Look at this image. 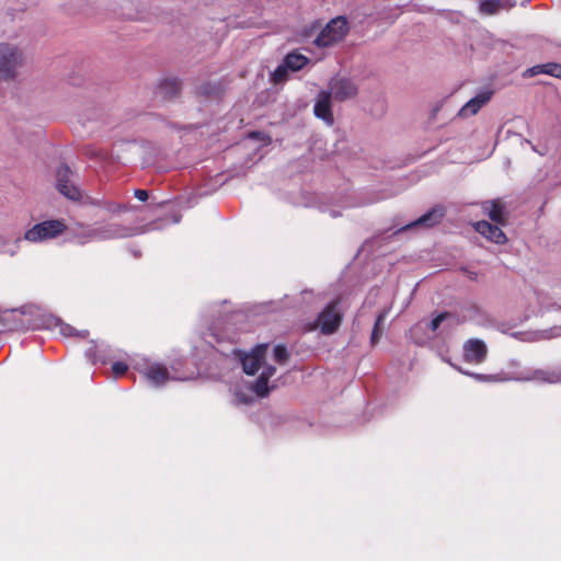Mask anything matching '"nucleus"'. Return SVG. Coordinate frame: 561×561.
Masks as SVG:
<instances>
[{
  "instance_id": "25",
  "label": "nucleus",
  "mask_w": 561,
  "mask_h": 561,
  "mask_svg": "<svg viewBox=\"0 0 561 561\" xmlns=\"http://www.w3.org/2000/svg\"><path fill=\"white\" fill-rule=\"evenodd\" d=\"M274 359L278 364H285L289 359V353L284 345H276L274 347Z\"/></svg>"
},
{
  "instance_id": "19",
  "label": "nucleus",
  "mask_w": 561,
  "mask_h": 561,
  "mask_svg": "<svg viewBox=\"0 0 561 561\" xmlns=\"http://www.w3.org/2000/svg\"><path fill=\"white\" fill-rule=\"evenodd\" d=\"M443 322H446L448 329H453L461 323L457 314L445 311L433 318L428 328L432 332H435Z\"/></svg>"
},
{
  "instance_id": "22",
  "label": "nucleus",
  "mask_w": 561,
  "mask_h": 561,
  "mask_svg": "<svg viewBox=\"0 0 561 561\" xmlns=\"http://www.w3.org/2000/svg\"><path fill=\"white\" fill-rule=\"evenodd\" d=\"M268 380L265 376H259L252 388L256 396L263 398L268 394Z\"/></svg>"
},
{
  "instance_id": "30",
  "label": "nucleus",
  "mask_w": 561,
  "mask_h": 561,
  "mask_svg": "<svg viewBox=\"0 0 561 561\" xmlns=\"http://www.w3.org/2000/svg\"><path fill=\"white\" fill-rule=\"evenodd\" d=\"M134 196L141 202H146L149 197V194L146 190H135Z\"/></svg>"
},
{
  "instance_id": "2",
  "label": "nucleus",
  "mask_w": 561,
  "mask_h": 561,
  "mask_svg": "<svg viewBox=\"0 0 561 561\" xmlns=\"http://www.w3.org/2000/svg\"><path fill=\"white\" fill-rule=\"evenodd\" d=\"M67 225L62 219H49L34 225L25 231L24 239L36 243L57 238L65 233Z\"/></svg>"
},
{
  "instance_id": "15",
  "label": "nucleus",
  "mask_w": 561,
  "mask_h": 561,
  "mask_svg": "<svg viewBox=\"0 0 561 561\" xmlns=\"http://www.w3.org/2000/svg\"><path fill=\"white\" fill-rule=\"evenodd\" d=\"M525 380H534L543 383H561V367L536 369Z\"/></svg>"
},
{
  "instance_id": "33",
  "label": "nucleus",
  "mask_w": 561,
  "mask_h": 561,
  "mask_svg": "<svg viewBox=\"0 0 561 561\" xmlns=\"http://www.w3.org/2000/svg\"><path fill=\"white\" fill-rule=\"evenodd\" d=\"M257 135H259V133H251V134H250V137H252V138H256V137H257Z\"/></svg>"
},
{
  "instance_id": "24",
  "label": "nucleus",
  "mask_w": 561,
  "mask_h": 561,
  "mask_svg": "<svg viewBox=\"0 0 561 561\" xmlns=\"http://www.w3.org/2000/svg\"><path fill=\"white\" fill-rule=\"evenodd\" d=\"M288 69L289 68L285 62L283 65H279L272 73V81L274 83L284 82L287 79Z\"/></svg>"
},
{
  "instance_id": "28",
  "label": "nucleus",
  "mask_w": 561,
  "mask_h": 561,
  "mask_svg": "<svg viewBox=\"0 0 561 561\" xmlns=\"http://www.w3.org/2000/svg\"><path fill=\"white\" fill-rule=\"evenodd\" d=\"M87 356L90 358V360L93 363V364H96L99 362L101 363H104V358L100 357L96 355V346L93 345L91 346L88 351H87Z\"/></svg>"
},
{
  "instance_id": "27",
  "label": "nucleus",
  "mask_w": 561,
  "mask_h": 561,
  "mask_svg": "<svg viewBox=\"0 0 561 561\" xmlns=\"http://www.w3.org/2000/svg\"><path fill=\"white\" fill-rule=\"evenodd\" d=\"M127 370L128 366L124 362H115L112 365V371L116 377L123 376Z\"/></svg>"
},
{
  "instance_id": "11",
  "label": "nucleus",
  "mask_w": 561,
  "mask_h": 561,
  "mask_svg": "<svg viewBox=\"0 0 561 561\" xmlns=\"http://www.w3.org/2000/svg\"><path fill=\"white\" fill-rule=\"evenodd\" d=\"M331 99V92L322 90L318 94V99L313 106L314 116L322 119L328 125H333L334 123Z\"/></svg>"
},
{
  "instance_id": "29",
  "label": "nucleus",
  "mask_w": 561,
  "mask_h": 561,
  "mask_svg": "<svg viewBox=\"0 0 561 561\" xmlns=\"http://www.w3.org/2000/svg\"><path fill=\"white\" fill-rule=\"evenodd\" d=\"M60 332L65 336L76 335V330L72 327L68 325V324H61L60 325Z\"/></svg>"
},
{
  "instance_id": "1",
  "label": "nucleus",
  "mask_w": 561,
  "mask_h": 561,
  "mask_svg": "<svg viewBox=\"0 0 561 561\" xmlns=\"http://www.w3.org/2000/svg\"><path fill=\"white\" fill-rule=\"evenodd\" d=\"M24 64L25 55L19 46L0 43V80L5 82L15 80Z\"/></svg>"
},
{
  "instance_id": "34",
  "label": "nucleus",
  "mask_w": 561,
  "mask_h": 561,
  "mask_svg": "<svg viewBox=\"0 0 561 561\" xmlns=\"http://www.w3.org/2000/svg\"><path fill=\"white\" fill-rule=\"evenodd\" d=\"M87 336H88V331H85V332H83V333L81 334V337H87Z\"/></svg>"
},
{
  "instance_id": "6",
  "label": "nucleus",
  "mask_w": 561,
  "mask_h": 561,
  "mask_svg": "<svg viewBox=\"0 0 561 561\" xmlns=\"http://www.w3.org/2000/svg\"><path fill=\"white\" fill-rule=\"evenodd\" d=\"M328 92H331V96L334 100L339 102H344L348 99L356 96L358 93V88L351 79L333 78L329 82Z\"/></svg>"
},
{
  "instance_id": "12",
  "label": "nucleus",
  "mask_w": 561,
  "mask_h": 561,
  "mask_svg": "<svg viewBox=\"0 0 561 561\" xmlns=\"http://www.w3.org/2000/svg\"><path fill=\"white\" fill-rule=\"evenodd\" d=\"M130 229L118 224H108L103 228L92 229L88 232L89 239H117L129 237Z\"/></svg>"
},
{
  "instance_id": "21",
  "label": "nucleus",
  "mask_w": 561,
  "mask_h": 561,
  "mask_svg": "<svg viewBox=\"0 0 561 561\" xmlns=\"http://www.w3.org/2000/svg\"><path fill=\"white\" fill-rule=\"evenodd\" d=\"M386 316H387V311L383 310L376 318V321H375V324H374V328L371 331V335H370V342L373 345H376L379 341V337L381 335V325L386 319Z\"/></svg>"
},
{
  "instance_id": "16",
  "label": "nucleus",
  "mask_w": 561,
  "mask_h": 561,
  "mask_svg": "<svg viewBox=\"0 0 561 561\" xmlns=\"http://www.w3.org/2000/svg\"><path fill=\"white\" fill-rule=\"evenodd\" d=\"M541 73L561 79V64L547 62L542 65L533 66L524 71L523 77L530 78Z\"/></svg>"
},
{
  "instance_id": "3",
  "label": "nucleus",
  "mask_w": 561,
  "mask_h": 561,
  "mask_svg": "<svg viewBox=\"0 0 561 561\" xmlns=\"http://www.w3.org/2000/svg\"><path fill=\"white\" fill-rule=\"evenodd\" d=\"M348 33V23L344 16L332 19L314 38L318 47H330L341 42Z\"/></svg>"
},
{
  "instance_id": "9",
  "label": "nucleus",
  "mask_w": 561,
  "mask_h": 561,
  "mask_svg": "<svg viewBox=\"0 0 561 561\" xmlns=\"http://www.w3.org/2000/svg\"><path fill=\"white\" fill-rule=\"evenodd\" d=\"M268 348L267 343L256 345L250 354L242 357V368L247 375H254L265 358L266 351Z\"/></svg>"
},
{
  "instance_id": "20",
  "label": "nucleus",
  "mask_w": 561,
  "mask_h": 561,
  "mask_svg": "<svg viewBox=\"0 0 561 561\" xmlns=\"http://www.w3.org/2000/svg\"><path fill=\"white\" fill-rule=\"evenodd\" d=\"M284 62L290 70L297 71L307 65L308 58L301 54L290 53L285 57Z\"/></svg>"
},
{
  "instance_id": "32",
  "label": "nucleus",
  "mask_w": 561,
  "mask_h": 561,
  "mask_svg": "<svg viewBox=\"0 0 561 561\" xmlns=\"http://www.w3.org/2000/svg\"><path fill=\"white\" fill-rule=\"evenodd\" d=\"M129 209H130V207L128 205L117 204V205H115L114 208H112V211L123 213V211H128Z\"/></svg>"
},
{
  "instance_id": "7",
  "label": "nucleus",
  "mask_w": 561,
  "mask_h": 561,
  "mask_svg": "<svg viewBox=\"0 0 561 561\" xmlns=\"http://www.w3.org/2000/svg\"><path fill=\"white\" fill-rule=\"evenodd\" d=\"M463 359L470 364H481L488 356L486 344L480 339H469L463 344Z\"/></svg>"
},
{
  "instance_id": "8",
  "label": "nucleus",
  "mask_w": 561,
  "mask_h": 561,
  "mask_svg": "<svg viewBox=\"0 0 561 561\" xmlns=\"http://www.w3.org/2000/svg\"><path fill=\"white\" fill-rule=\"evenodd\" d=\"M501 227L502 226L497 224H491L486 220H480L473 224L474 230L489 241L496 244H505L507 237Z\"/></svg>"
},
{
  "instance_id": "31",
  "label": "nucleus",
  "mask_w": 561,
  "mask_h": 561,
  "mask_svg": "<svg viewBox=\"0 0 561 561\" xmlns=\"http://www.w3.org/2000/svg\"><path fill=\"white\" fill-rule=\"evenodd\" d=\"M276 373V368L272 365H267L264 367L263 371L261 373L262 376H265L267 379H270L272 376H274Z\"/></svg>"
},
{
  "instance_id": "5",
  "label": "nucleus",
  "mask_w": 561,
  "mask_h": 561,
  "mask_svg": "<svg viewBox=\"0 0 561 561\" xmlns=\"http://www.w3.org/2000/svg\"><path fill=\"white\" fill-rule=\"evenodd\" d=\"M481 210L491 221L500 226H506L510 219V211L502 198L484 201L481 204Z\"/></svg>"
},
{
  "instance_id": "13",
  "label": "nucleus",
  "mask_w": 561,
  "mask_h": 561,
  "mask_svg": "<svg viewBox=\"0 0 561 561\" xmlns=\"http://www.w3.org/2000/svg\"><path fill=\"white\" fill-rule=\"evenodd\" d=\"M492 96L491 91H484L469 100L459 111L458 115L461 117H468L476 115L483 105H485Z\"/></svg>"
},
{
  "instance_id": "17",
  "label": "nucleus",
  "mask_w": 561,
  "mask_h": 561,
  "mask_svg": "<svg viewBox=\"0 0 561 561\" xmlns=\"http://www.w3.org/2000/svg\"><path fill=\"white\" fill-rule=\"evenodd\" d=\"M181 91V82L176 78L162 80L158 88L157 94L163 100L173 99L179 95Z\"/></svg>"
},
{
  "instance_id": "23",
  "label": "nucleus",
  "mask_w": 561,
  "mask_h": 561,
  "mask_svg": "<svg viewBox=\"0 0 561 561\" xmlns=\"http://www.w3.org/2000/svg\"><path fill=\"white\" fill-rule=\"evenodd\" d=\"M501 8L500 0H483L480 3V10L485 14H494Z\"/></svg>"
},
{
  "instance_id": "4",
  "label": "nucleus",
  "mask_w": 561,
  "mask_h": 561,
  "mask_svg": "<svg viewBox=\"0 0 561 561\" xmlns=\"http://www.w3.org/2000/svg\"><path fill=\"white\" fill-rule=\"evenodd\" d=\"M337 305V301H331L318 316L313 328H320L321 333L327 335L334 333L342 321V313L339 311Z\"/></svg>"
},
{
  "instance_id": "10",
  "label": "nucleus",
  "mask_w": 561,
  "mask_h": 561,
  "mask_svg": "<svg viewBox=\"0 0 561 561\" xmlns=\"http://www.w3.org/2000/svg\"><path fill=\"white\" fill-rule=\"evenodd\" d=\"M72 172L67 164H62L57 170V188L60 194L71 201H79L81 198V192L76 185H70V190H67V183L70 182Z\"/></svg>"
},
{
  "instance_id": "35",
  "label": "nucleus",
  "mask_w": 561,
  "mask_h": 561,
  "mask_svg": "<svg viewBox=\"0 0 561 561\" xmlns=\"http://www.w3.org/2000/svg\"><path fill=\"white\" fill-rule=\"evenodd\" d=\"M70 185H73L71 182L67 183V190H70Z\"/></svg>"
},
{
  "instance_id": "26",
  "label": "nucleus",
  "mask_w": 561,
  "mask_h": 561,
  "mask_svg": "<svg viewBox=\"0 0 561 561\" xmlns=\"http://www.w3.org/2000/svg\"><path fill=\"white\" fill-rule=\"evenodd\" d=\"M465 374L470 376V377H473L478 381L497 382V381H502L503 380L497 375H482V374H474V373H465Z\"/></svg>"
},
{
  "instance_id": "14",
  "label": "nucleus",
  "mask_w": 561,
  "mask_h": 561,
  "mask_svg": "<svg viewBox=\"0 0 561 561\" xmlns=\"http://www.w3.org/2000/svg\"><path fill=\"white\" fill-rule=\"evenodd\" d=\"M445 216V208L440 205L433 207L431 210L422 215L414 222L407 226V228H411L414 226H425V227H434L440 222L443 217Z\"/></svg>"
},
{
  "instance_id": "18",
  "label": "nucleus",
  "mask_w": 561,
  "mask_h": 561,
  "mask_svg": "<svg viewBox=\"0 0 561 561\" xmlns=\"http://www.w3.org/2000/svg\"><path fill=\"white\" fill-rule=\"evenodd\" d=\"M146 378L156 386L163 385L169 380V371L164 365L153 364L145 371Z\"/></svg>"
}]
</instances>
